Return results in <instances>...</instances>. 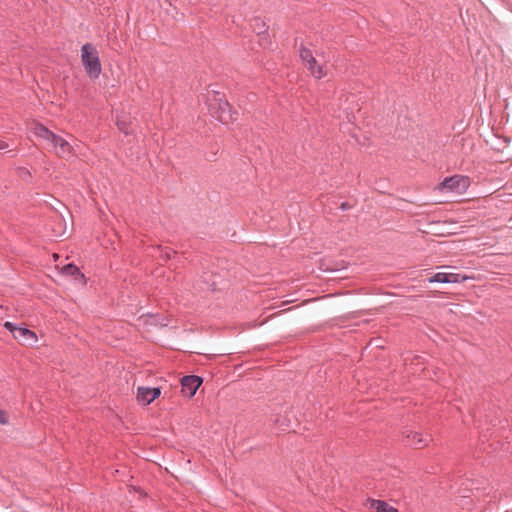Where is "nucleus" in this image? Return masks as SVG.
Listing matches in <instances>:
<instances>
[{"label": "nucleus", "instance_id": "obj_1", "mask_svg": "<svg viewBox=\"0 0 512 512\" xmlns=\"http://www.w3.org/2000/svg\"><path fill=\"white\" fill-rule=\"evenodd\" d=\"M31 131L35 136L46 141L48 150L57 157L69 160L76 156V149L74 145L69 143L63 137L56 135L43 124L34 122L32 124Z\"/></svg>", "mask_w": 512, "mask_h": 512}, {"label": "nucleus", "instance_id": "obj_2", "mask_svg": "<svg viewBox=\"0 0 512 512\" xmlns=\"http://www.w3.org/2000/svg\"><path fill=\"white\" fill-rule=\"evenodd\" d=\"M81 61L85 67V70L90 78L96 79L101 73V63L96 48L86 43L81 48Z\"/></svg>", "mask_w": 512, "mask_h": 512}, {"label": "nucleus", "instance_id": "obj_3", "mask_svg": "<svg viewBox=\"0 0 512 512\" xmlns=\"http://www.w3.org/2000/svg\"><path fill=\"white\" fill-rule=\"evenodd\" d=\"M470 185L469 178L462 175H454L448 178H445L441 183H439L435 190L441 193H456L463 194L466 192Z\"/></svg>", "mask_w": 512, "mask_h": 512}, {"label": "nucleus", "instance_id": "obj_4", "mask_svg": "<svg viewBox=\"0 0 512 512\" xmlns=\"http://www.w3.org/2000/svg\"><path fill=\"white\" fill-rule=\"evenodd\" d=\"M300 58L304 66L309 70L311 76L314 78L321 79L327 75L326 67L318 64L310 50L302 48L300 50Z\"/></svg>", "mask_w": 512, "mask_h": 512}, {"label": "nucleus", "instance_id": "obj_5", "mask_svg": "<svg viewBox=\"0 0 512 512\" xmlns=\"http://www.w3.org/2000/svg\"><path fill=\"white\" fill-rule=\"evenodd\" d=\"M4 327L8 329L12 334L15 340H17L22 345H34L37 343L38 338L35 332L24 328V327H16L13 323L7 321L4 323Z\"/></svg>", "mask_w": 512, "mask_h": 512}, {"label": "nucleus", "instance_id": "obj_6", "mask_svg": "<svg viewBox=\"0 0 512 512\" xmlns=\"http://www.w3.org/2000/svg\"><path fill=\"white\" fill-rule=\"evenodd\" d=\"M468 279H474L472 276L462 275L454 272H438L429 278L430 283H459Z\"/></svg>", "mask_w": 512, "mask_h": 512}, {"label": "nucleus", "instance_id": "obj_7", "mask_svg": "<svg viewBox=\"0 0 512 512\" xmlns=\"http://www.w3.org/2000/svg\"><path fill=\"white\" fill-rule=\"evenodd\" d=\"M202 384V378L198 376H185L181 380L182 393L189 398L193 397Z\"/></svg>", "mask_w": 512, "mask_h": 512}, {"label": "nucleus", "instance_id": "obj_8", "mask_svg": "<svg viewBox=\"0 0 512 512\" xmlns=\"http://www.w3.org/2000/svg\"><path fill=\"white\" fill-rule=\"evenodd\" d=\"M160 393L159 388L138 387L136 398L140 404L148 405L154 401Z\"/></svg>", "mask_w": 512, "mask_h": 512}, {"label": "nucleus", "instance_id": "obj_9", "mask_svg": "<svg viewBox=\"0 0 512 512\" xmlns=\"http://www.w3.org/2000/svg\"><path fill=\"white\" fill-rule=\"evenodd\" d=\"M366 506L376 512H398L396 508L390 506L387 502L376 499H368Z\"/></svg>", "mask_w": 512, "mask_h": 512}, {"label": "nucleus", "instance_id": "obj_10", "mask_svg": "<svg viewBox=\"0 0 512 512\" xmlns=\"http://www.w3.org/2000/svg\"><path fill=\"white\" fill-rule=\"evenodd\" d=\"M411 441H412V444H414L417 447H423L428 442V440L423 438V436L419 433H413Z\"/></svg>", "mask_w": 512, "mask_h": 512}, {"label": "nucleus", "instance_id": "obj_11", "mask_svg": "<svg viewBox=\"0 0 512 512\" xmlns=\"http://www.w3.org/2000/svg\"><path fill=\"white\" fill-rule=\"evenodd\" d=\"M117 126L120 131H122L125 134H130L131 130L128 126V124L125 121L117 120Z\"/></svg>", "mask_w": 512, "mask_h": 512}, {"label": "nucleus", "instance_id": "obj_12", "mask_svg": "<svg viewBox=\"0 0 512 512\" xmlns=\"http://www.w3.org/2000/svg\"><path fill=\"white\" fill-rule=\"evenodd\" d=\"M9 423V416L5 410L0 409V424L6 425Z\"/></svg>", "mask_w": 512, "mask_h": 512}, {"label": "nucleus", "instance_id": "obj_13", "mask_svg": "<svg viewBox=\"0 0 512 512\" xmlns=\"http://www.w3.org/2000/svg\"><path fill=\"white\" fill-rule=\"evenodd\" d=\"M64 272L67 274L74 275L75 273H78V268L72 264H69L64 267Z\"/></svg>", "mask_w": 512, "mask_h": 512}, {"label": "nucleus", "instance_id": "obj_14", "mask_svg": "<svg viewBox=\"0 0 512 512\" xmlns=\"http://www.w3.org/2000/svg\"><path fill=\"white\" fill-rule=\"evenodd\" d=\"M8 147L9 145L5 141L0 140V150L7 149Z\"/></svg>", "mask_w": 512, "mask_h": 512}, {"label": "nucleus", "instance_id": "obj_15", "mask_svg": "<svg viewBox=\"0 0 512 512\" xmlns=\"http://www.w3.org/2000/svg\"><path fill=\"white\" fill-rule=\"evenodd\" d=\"M220 120L223 122V123H227L229 119L225 118V117H220Z\"/></svg>", "mask_w": 512, "mask_h": 512}]
</instances>
